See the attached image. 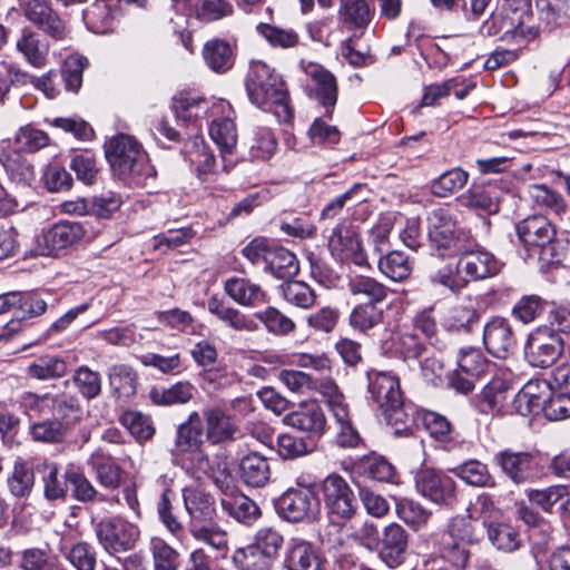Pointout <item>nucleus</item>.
<instances>
[{"mask_svg": "<svg viewBox=\"0 0 570 570\" xmlns=\"http://www.w3.org/2000/svg\"><path fill=\"white\" fill-rule=\"evenodd\" d=\"M483 342L489 353L500 358L510 355L517 345L512 326L502 317H494L485 324Z\"/></svg>", "mask_w": 570, "mask_h": 570, "instance_id": "16", "label": "nucleus"}, {"mask_svg": "<svg viewBox=\"0 0 570 570\" xmlns=\"http://www.w3.org/2000/svg\"><path fill=\"white\" fill-rule=\"evenodd\" d=\"M266 265L277 278L292 277L299 271L296 256L284 247L273 246L266 256Z\"/></svg>", "mask_w": 570, "mask_h": 570, "instance_id": "34", "label": "nucleus"}, {"mask_svg": "<svg viewBox=\"0 0 570 570\" xmlns=\"http://www.w3.org/2000/svg\"><path fill=\"white\" fill-rule=\"evenodd\" d=\"M479 322V314L471 301L459 302L444 313L442 323L448 331L469 332Z\"/></svg>", "mask_w": 570, "mask_h": 570, "instance_id": "26", "label": "nucleus"}, {"mask_svg": "<svg viewBox=\"0 0 570 570\" xmlns=\"http://www.w3.org/2000/svg\"><path fill=\"white\" fill-rule=\"evenodd\" d=\"M110 384L117 393L129 397L136 393L137 376L128 365H115L109 372Z\"/></svg>", "mask_w": 570, "mask_h": 570, "instance_id": "55", "label": "nucleus"}, {"mask_svg": "<svg viewBox=\"0 0 570 570\" xmlns=\"http://www.w3.org/2000/svg\"><path fill=\"white\" fill-rule=\"evenodd\" d=\"M222 505L236 521L245 524L252 523L258 515V507L245 495H235L222 500Z\"/></svg>", "mask_w": 570, "mask_h": 570, "instance_id": "45", "label": "nucleus"}, {"mask_svg": "<svg viewBox=\"0 0 570 570\" xmlns=\"http://www.w3.org/2000/svg\"><path fill=\"white\" fill-rule=\"evenodd\" d=\"M16 402L26 415L33 417L51 413L56 395L51 393L37 394L27 391L20 394Z\"/></svg>", "mask_w": 570, "mask_h": 570, "instance_id": "40", "label": "nucleus"}, {"mask_svg": "<svg viewBox=\"0 0 570 570\" xmlns=\"http://www.w3.org/2000/svg\"><path fill=\"white\" fill-rule=\"evenodd\" d=\"M354 470L358 476L379 482H391L395 474L394 466L382 456L363 458Z\"/></svg>", "mask_w": 570, "mask_h": 570, "instance_id": "35", "label": "nucleus"}, {"mask_svg": "<svg viewBox=\"0 0 570 570\" xmlns=\"http://www.w3.org/2000/svg\"><path fill=\"white\" fill-rule=\"evenodd\" d=\"M155 570H176L179 564L178 552L161 538L151 541Z\"/></svg>", "mask_w": 570, "mask_h": 570, "instance_id": "60", "label": "nucleus"}, {"mask_svg": "<svg viewBox=\"0 0 570 570\" xmlns=\"http://www.w3.org/2000/svg\"><path fill=\"white\" fill-rule=\"evenodd\" d=\"M440 560H446L456 568H463L469 559L465 537H446L441 543Z\"/></svg>", "mask_w": 570, "mask_h": 570, "instance_id": "51", "label": "nucleus"}, {"mask_svg": "<svg viewBox=\"0 0 570 570\" xmlns=\"http://www.w3.org/2000/svg\"><path fill=\"white\" fill-rule=\"evenodd\" d=\"M327 245L331 254L342 262H352L357 266L366 263L358 232L346 222L332 228Z\"/></svg>", "mask_w": 570, "mask_h": 570, "instance_id": "10", "label": "nucleus"}, {"mask_svg": "<svg viewBox=\"0 0 570 570\" xmlns=\"http://www.w3.org/2000/svg\"><path fill=\"white\" fill-rule=\"evenodd\" d=\"M368 391L387 424L394 426L396 433L406 430L410 415L404 405L399 379L389 372L373 373L370 375Z\"/></svg>", "mask_w": 570, "mask_h": 570, "instance_id": "4", "label": "nucleus"}, {"mask_svg": "<svg viewBox=\"0 0 570 570\" xmlns=\"http://www.w3.org/2000/svg\"><path fill=\"white\" fill-rule=\"evenodd\" d=\"M17 49L32 66L39 68L45 65L47 47L40 43L37 33L24 30L21 38L17 41Z\"/></svg>", "mask_w": 570, "mask_h": 570, "instance_id": "49", "label": "nucleus"}, {"mask_svg": "<svg viewBox=\"0 0 570 570\" xmlns=\"http://www.w3.org/2000/svg\"><path fill=\"white\" fill-rule=\"evenodd\" d=\"M257 30L273 47L292 48L298 43L297 33L291 29L263 23L257 27Z\"/></svg>", "mask_w": 570, "mask_h": 570, "instance_id": "64", "label": "nucleus"}, {"mask_svg": "<svg viewBox=\"0 0 570 570\" xmlns=\"http://www.w3.org/2000/svg\"><path fill=\"white\" fill-rule=\"evenodd\" d=\"M379 268L389 278L403 281L411 274L412 265L404 253L393 250L380 258Z\"/></svg>", "mask_w": 570, "mask_h": 570, "instance_id": "47", "label": "nucleus"}, {"mask_svg": "<svg viewBox=\"0 0 570 570\" xmlns=\"http://www.w3.org/2000/svg\"><path fill=\"white\" fill-rule=\"evenodd\" d=\"M284 422L293 429L307 433L311 440L320 438L326 426L324 412L316 403L301 405L297 410L286 414Z\"/></svg>", "mask_w": 570, "mask_h": 570, "instance_id": "19", "label": "nucleus"}, {"mask_svg": "<svg viewBox=\"0 0 570 570\" xmlns=\"http://www.w3.org/2000/svg\"><path fill=\"white\" fill-rule=\"evenodd\" d=\"M233 6L225 0H198L196 3L195 17L209 22L230 16Z\"/></svg>", "mask_w": 570, "mask_h": 570, "instance_id": "62", "label": "nucleus"}, {"mask_svg": "<svg viewBox=\"0 0 570 570\" xmlns=\"http://www.w3.org/2000/svg\"><path fill=\"white\" fill-rule=\"evenodd\" d=\"M340 12L355 27H365L371 21V10L365 0H342Z\"/></svg>", "mask_w": 570, "mask_h": 570, "instance_id": "61", "label": "nucleus"}, {"mask_svg": "<svg viewBox=\"0 0 570 570\" xmlns=\"http://www.w3.org/2000/svg\"><path fill=\"white\" fill-rule=\"evenodd\" d=\"M174 110L178 119L189 122L203 117L207 105L204 99L179 95L174 99Z\"/></svg>", "mask_w": 570, "mask_h": 570, "instance_id": "53", "label": "nucleus"}, {"mask_svg": "<svg viewBox=\"0 0 570 570\" xmlns=\"http://www.w3.org/2000/svg\"><path fill=\"white\" fill-rule=\"evenodd\" d=\"M286 561L289 570H322L320 557L304 540L293 539Z\"/></svg>", "mask_w": 570, "mask_h": 570, "instance_id": "32", "label": "nucleus"}, {"mask_svg": "<svg viewBox=\"0 0 570 570\" xmlns=\"http://www.w3.org/2000/svg\"><path fill=\"white\" fill-rule=\"evenodd\" d=\"M566 346L562 336L548 330V326H540L530 333L524 353L531 366L547 368L554 364Z\"/></svg>", "mask_w": 570, "mask_h": 570, "instance_id": "7", "label": "nucleus"}, {"mask_svg": "<svg viewBox=\"0 0 570 570\" xmlns=\"http://www.w3.org/2000/svg\"><path fill=\"white\" fill-rule=\"evenodd\" d=\"M106 157L114 174L119 177L147 174V156L140 144L129 135H118L106 145Z\"/></svg>", "mask_w": 570, "mask_h": 570, "instance_id": "6", "label": "nucleus"}, {"mask_svg": "<svg viewBox=\"0 0 570 570\" xmlns=\"http://www.w3.org/2000/svg\"><path fill=\"white\" fill-rule=\"evenodd\" d=\"M250 159H268L276 150V140L267 127H255L246 138Z\"/></svg>", "mask_w": 570, "mask_h": 570, "instance_id": "37", "label": "nucleus"}, {"mask_svg": "<svg viewBox=\"0 0 570 570\" xmlns=\"http://www.w3.org/2000/svg\"><path fill=\"white\" fill-rule=\"evenodd\" d=\"M83 235L85 230L78 223H57L37 236L35 253L40 256L55 255L58 250L79 242Z\"/></svg>", "mask_w": 570, "mask_h": 570, "instance_id": "13", "label": "nucleus"}, {"mask_svg": "<svg viewBox=\"0 0 570 570\" xmlns=\"http://www.w3.org/2000/svg\"><path fill=\"white\" fill-rule=\"evenodd\" d=\"M480 31L483 36H500L502 41L517 45L527 43L539 35L530 4L524 0H505L502 7L482 23Z\"/></svg>", "mask_w": 570, "mask_h": 570, "instance_id": "2", "label": "nucleus"}, {"mask_svg": "<svg viewBox=\"0 0 570 570\" xmlns=\"http://www.w3.org/2000/svg\"><path fill=\"white\" fill-rule=\"evenodd\" d=\"M33 482L35 474L32 469L26 462L17 461L13 472L8 479L10 492L16 497H24L31 491Z\"/></svg>", "mask_w": 570, "mask_h": 570, "instance_id": "54", "label": "nucleus"}, {"mask_svg": "<svg viewBox=\"0 0 570 570\" xmlns=\"http://www.w3.org/2000/svg\"><path fill=\"white\" fill-rule=\"evenodd\" d=\"M396 512L399 518L407 523L413 531H419L429 519V513L412 500H401L397 502Z\"/></svg>", "mask_w": 570, "mask_h": 570, "instance_id": "63", "label": "nucleus"}, {"mask_svg": "<svg viewBox=\"0 0 570 570\" xmlns=\"http://www.w3.org/2000/svg\"><path fill=\"white\" fill-rule=\"evenodd\" d=\"M67 363L57 355H42L30 363L27 374L38 381H49L62 377L67 373Z\"/></svg>", "mask_w": 570, "mask_h": 570, "instance_id": "33", "label": "nucleus"}, {"mask_svg": "<svg viewBox=\"0 0 570 570\" xmlns=\"http://www.w3.org/2000/svg\"><path fill=\"white\" fill-rule=\"evenodd\" d=\"M196 392L195 385L189 381H178L169 387H153L149 399L156 405L186 404Z\"/></svg>", "mask_w": 570, "mask_h": 570, "instance_id": "29", "label": "nucleus"}, {"mask_svg": "<svg viewBox=\"0 0 570 570\" xmlns=\"http://www.w3.org/2000/svg\"><path fill=\"white\" fill-rule=\"evenodd\" d=\"M284 299L297 307L309 308L315 304L314 291L304 282L292 281L282 285Z\"/></svg>", "mask_w": 570, "mask_h": 570, "instance_id": "50", "label": "nucleus"}, {"mask_svg": "<svg viewBox=\"0 0 570 570\" xmlns=\"http://www.w3.org/2000/svg\"><path fill=\"white\" fill-rule=\"evenodd\" d=\"M187 158L195 167L199 178L213 173L215 167V156L203 139H194L187 148Z\"/></svg>", "mask_w": 570, "mask_h": 570, "instance_id": "42", "label": "nucleus"}, {"mask_svg": "<svg viewBox=\"0 0 570 570\" xmlns=\"http://www.w3.org/2000/svg\"><path fill=\"white\" fill-rule=\"evenodd\" d=\"M254 316L265 325L269 333L275 335H287L295 328L294 322L275 307H267L255 313Z\"/></svg>", "mask_w": 570, "mask_h": 570, "instance_id": "52", "label": "nucleus"}, {"mask_svg": "<svg viewBox=\"0 0 570 570\" xmlns=\"http://www.w3.org/2000/svg\"><path fill=\"white\" fill-rule=\"evenodd\" d=\"M452 473L473 487H492L493 480L485 464L476 460L453 468Z\"/></svg>", "mask_w": 570, "mask_h": 570, "instance_id": "43", "label": "nucleus"}, {"mask_svg": "<svg viewBox=\"0 0 570 570\" xmlns=\"http://www.w3.org/2000/svg\"><path fill=\"white\" fill-rule=\"evenodd\" d=\"M279 380L293 392L305 393L315 391L318 392L323 397L324 392L321 389V384L324 381H334L328 376L313 379L309 374L295 370L281 371Z\"/></svg>", "mask_w": 570, "mask_h": 570, "instance_id": "39", "label": "nucleus"}, {"mask_svg": "<svg viewBox=\"0 0 570 570\" xmlns=\"http://www.w3.org/2000/svg\"><path fill=\"white\" fill-rule=\"evenodd\" d=\"M305 73L311 79L309 96L325 108V116L331 118L337 101V83L334 75L316 63H309L305 68Z\"/></svg>", "mask_w": 570, "mask_h": 570, "instance_id": "15", "label": "nucleus"}, {"mask_svg": "<svg viewBox=\"0 0 570 570\" xmlns=\"http://www.w3.org/2000/svg\"><path fill=\"white\" fill-rule=\"evenodd\" d=\"M324 503L327 509L332 532L344 531L348 520L355 512V497L347 482L338 474L327 475L321 485Z\"/></svg>", "mask_w": 570, "mask_h": 570, "instance_id": "5", "label": "nucleus"}, {"mask_svg": "<svg viewBox=\"0 0 570 570\" xmlns=\"http://www.w3.org/2000/svg\"><path fill=\"white\" fill-rule=\"evenodd\" d=\"M469 174L461 168H453L440 175L431 183V193L438 197H448L462 189L468 183Z\"/></svg>", "mask_w": 570, "mask_h": 570, "instance_id": "44", "label": "nucleus"}, {"mask_svg": "<svg viewBox=\"0 0 570 570\" xmlns=\"http://www.w3.org/2000/svg\"><path fill=\"white\" fill-rule=\"evenodd\" d=\"M20 298L17 304L16 318L7 324L6 332L0 335V340L8 338L13 333L19 332L22 320L39 316L47 311V303L35 294L20 292Z\"/></svg>", "mask_w": 570, "mask_h": 570, "instance_id": "27", "label": "nucleus"}, {"mask_svg": "<svg viewBox=\"0 0 570 570\" xmlns=\"http://www.w3.org/2000/svg\"><path fill=\"white\" fill-rule=\"evenodd\" d=\"M384 312L375 304H358L356 305L351 315V326L362 333L374 328L375 326L383 323Z\"/></svg>", "mask_w": 570, "mask_h": 570, "instance_id": "41", "label": "nucleus"}, {"mask_svg": "<svg viewBox=\"0 0 570 570\" xmlns=\"http://www.w3.org/2000/svg\"><path fill=\"white\" fill-rule=\"evenodd\" d=\"M206 424V440L212 444L233 441L237 432L234 419L219 407L207 409L203 412Z\"/></svg>", "mask_w": 570, "mask_h": 570, "instance_id": "21", "label": "nucleus"}, {"mask_svg": "<svg viewBox=\"0 0 570 570\" xmlns=\"http://www.w3.org/2000/svg\"><path fill=\"white\" fill-rule=\"evenodd\" d=\"M428 236L432 248L443 257L466 250L472 237L469 230L458 226L456 214L449 207H439L429 214Z\"/></svg>", "mask_w": 570, "mask_h": 570, "instance_id": "3", "label": "nucleus"}, {"mask_svg": "<svg viewBox=\"0 0 570 570\" xmlns=\"http://www.w3.org/2000/svg\"><path fill=\"white\" fill-rule=\"evenodd\" d=\"M246 90L253 104L275 115L279 122H289L293 111L282 77L262 61L250 63Z\"/></svg>", "mask_w": 570, "mask_h": 570, "instance_id": "1", "label": "nucleus"}, {"mask_svg": "<svg viewBox=\"0 0 570 570\" xmlns=\"http://www.w3.org/2000/svg\"><path fill=\"white\" fill-rule=\"evenodd\" d=\"M209 135L219 149L224 163L223 169L228 173L235 166L233 160L227 159L234 154L237 145L235 124L229 118L215 119L209 127Z\"/></svg>", "mask_w": 570, "mask_h": 570, "instance_id": "22", "label": "nucleus"}, {"mask_svg": "<svg viewBox=\"0 0 570 570\" xmlns=\"http://www.w3.org/2000/svg\"><path fill=\"white\" fill-rule=\"evenodd\" d=\"M348 291L353 296H360L367 302L365 304L379 305L386 299L390 289L373 277L356 275L350 278Z\"/></svg>", "mask_w": 570, "mask_h": 570, "instance_id": "30", "label": "nucleus"}, {"mask_svg": "<svg viewBox=\"0 0 570 570\" xmlns=\"http://www.w3.org/2000/svg\"><path fill=\"white\" fill-rule=\"evenodd\" d=\"M207 309L222 323L236 332L253 333L258 330V324L252 316L244 314L216 296H212L207 301Z\"/></svg>", "mask_w": 570, "mask_h": 570, "instance_id": "20", "label": "nucleus"}, {"mask_svg": "<svg viewBox=\"0 0 570 570\" xmlns=\"http://www.w3.org/2000/svg\"><path fill=\"white\" fill-rule=\"evenodd\" d=\"M226 294L242 306H257L267 302V295L263 288L243 277L228 278L224 284Z\"/></svg>", "mask_w": 570, "mask_h": 570, "instance_id": "24", "label": "nucleus"}, {"mask_svg": "<svg viewBox=\"0 0 570 570\" xmlns=\"http://www.w3.org/2000/svg\"><path fill=\"white\" fill-rule=\"evenodd\" d=\"M24 17L37 26L40 30L56 40L66 38L67 30L63 21L51 9V7L40 0H28L23 4Z\"/></svg>", "mask_w": 570, "mask_h": 570, "instance_id": "17", "label": "nucleus"}, {"mask_svg": "<svg viewBox=\"0 0 570 570\" xmlns=\"http://www.w3.org/2000/svg\"><path fill=\"white\" fill-rule=\"evenodd\" d=\"M240 475L243 481L250 487L259 488L269 480V465L263 455L249 453L240 461Z\"/></svg>", "mask_w": 570, "mask_h": 570, "instance_id": "31", "label": "nucleus"}, {"mask_svg": "<svg viewBox=\"0 0 570 570\" xmlns=\"http://www.w3.org/2000/svg\"><path fill=\"white\" fill-rule=\"evenodd\" d=\"M468 247L466 250L458 252L456 254L460 255L458 266L465 276V283L468 281L491 277L500 271V265L495 257L491 253L479 248L473 237L469 239Z\"/></svg>", "mask_w": 570, "mask_h": 570, "instance_id": "14", "label": "nucleus"}, {"mask_svg": "<svg viewBox=\"0 0 570 570\" xmlns=\"http://www.w3.org/2000/svg\"><path fill=\"white\" fill-rule=\"evenodd\" d=\"M206 65L217 73H224L234 66V51L229 42L222 39L207 41L203 49Z\"/></svg>", "mask_w": 570, "mask_h": 570, "instance_id": "28", "label": "nucleus"}, {"mask_svg": "<svg viewBox=\"0 0 570 570\" xmlns=\"http://www.w3.org/2000/svg\"><path fill=\"white\" fill-rule=\"evenodd\" d=\"M549 390L547 382H530L525 384L514 397V410L522 416L539 414L540 412L544 414Z\"/></svg>", "mask_w": 570, "mask_h": 570, "instance_id": "23", "label": "nucleus"}, {"mask_svg": "<svg viewBox=\"0 0 570 570\" xmlns=\"http://www.w3.org/2000/svg\"><path fill=\"white\" fill-rule=\"evenodd\" d=\"M282 543L283 537H255V542L236 550L233 560L242 570H267Z\"/></svg>", "mask_w": 570, "mask_h": 570, "instance_id": "12", "label": "nucleus"}, {"mask_svg": "<svg viewBox=\"0 0 570 570\" xmlns=\"http://www.w3.org/2000/svg\"><path fill=\"white\" fill-rule=\"evenodd\" d=\"M379 554L382 561L390 568L401 566L407 556L406 537H384Z\"/></svg>", "mask_w": 570, "mask_h": 570, "instance_id": "48", "label": "nucleus"}, {"mask_svg": "<svg viewBox=\"0 0 570 570\" xmlns=\"http://www.w3.org/2000/svg\"><path fill=\"white\" fill-rule=\"evenodd\" d=\"M186 510L194 519L209 520L215 512V501L198 488H186L183 492Z\"/></svg>", "mask_w": 570, "mask_h": 570, "instance_id": "36", "label": "nucleus"}, {"mask_svg": "<svg viewBox=\"0 0 570 570\" xmlns=\"http://www.w3.org/2000/svg\"><path fill=\"white\" fill-rule=\"evenodd\" d=\"M112 13L105 0H97L83 11V21L95 33H106L111 29Z\"/></svg>", "mask_w": 570, "mask_h": 570, "instance_id": "46", "label": "nucleus"}, {"mask_svg": "<svg viewBox=\"0 0 570 570\" xmlns=\"http://www.w3.org/2000/svg\"><path fill=\"white\" fill-rule=\"evenodd\" d=\"M120 423L138 440H148L155 432L150 419L140 412H125L120 416Z\"/></svg>", "mask_w": 570, "mask_h": 570, "instance_id": "58", "label": "nucleus"}, {"mask_svg": "<svg viewBox=\"0 0 570 570\" xmlns=\"http://www.w3.org/2000/svg\"><path fill=\"white\" fill-rule=\"evenodd\" d=\"M51 414L53 420L58 421L67 431L81 421L83 411L77 399L68 395H56Z\"/></svg>", "mask_w": 570, "mask_h": 570, "instance_id": "38", "label": "nucleus"}, {"mask_svg": "<svg viewBox=\"0 0 570 570\" xmlns=\"http://www.w3.org/2000/svg\"><path fill=\"white\" fill-rule=\"evenodd\" d=\"M515 229L520 242L529 247H546L556 237L554 226L542 215L524 218L517 224Z\"/></svg>", "mask_w": 570, "mask_h": 570, "instance_id": "18", "label": "nucleus"}, {"mask_svg": "<svg viewBox=\"0 0 570 570\" xmlns=\"http://www.w3.org/2000/svg\"><path fill=\"white\" fill-rule=\"evenodd\" d=\"M314 448V441H307L292 434H282L277 438V451L284 459H296L309 453Z\"/></svg>", "mask_w": 570, "mask_h": 570, "instance_id": "57", "label": "nucleus"}, {"mask_svg": "<svg viewBox=\"0 0 570 570\" xmlns=\"http://www.w3.org/2000/svg\"><path fill=\"white\" fill-rule=\"evenodd\" d=\"M488 366L482 352L474 347L461 348L458 355V368L466 375L481 376Z\"/></svg>", "mask_w": 570, "mask_h": 570, "instance_id": "59", "label": "nucleus"}, {"mask_svg": "<svg viewBox=\"0 0 570 570\" xmlns=\"http://www.w3.org/2000/svg\"><path fill=\"white\" fill-rule=\"evenodd\" d=\"M414 485L420 495L435 504L448 505L455 500L454 480L440 470L422 466L415 473Z\"/></svg>", "mask_w": 570, "mask_h": 570, "instance_id": "9", "label": "nucleus"}, {"mask_svg": "<svg viewBox=\"0 0 570 570\" xmlns=\"http://www.w3.org/2000/svg\"><path fill=\"white\" fill-rule=\"evenodd\" d=\"M494 461L514 483H521L529 476L533 456L529 452L504 450L495 454Z\"/></svg>", "mask_w": 570, "mask_h": 570, "instance_id": "25", "label": "nucleus"}, {"mask_svg": "<svg viewBox=\"0 0 570 570\" xmlns=\"http://www.w3.org/2000/svg\"><path fill=\"white\" fill-rule=\"evenodd\" d=\"M321 389L324 392V401L337 425V444L343 448L356 446L360 442V435L352 424L348 405L337 384L335 381H324Z\"/></svg>", "mask_w": 570, "mask_h": 570, "instance_id": "8", "label": "nucleus"}, {"mask_svg": "<svg viewBox=\"0 0 570 570\" xmlns=\"http://www.w3.org/2000/svg\"><path fill=\"white\" fill-rule=\"evenodd\" d=\"M546 303L538 295L522 296L513 306L512 315L520 322H533L544 311Z\"/></svg>", "mask_w": 570, "mask_h": 570, "instance_id": "56", "label": "nucleus"}, {"mask_svg": "<svg viewBox=\"0 0 570 570\" xmlns=\"http://www.w3.org/2000/svg\"><path fill=\"white\" fill-rule=\"evenodd\" d=\"M278 514L289 522L313 520L320 510V504L313 491L308 488L289 489L276 503Z\"/></svg>", "mask_w": 570, "mask_h": 570, "instance_id": "11", "label": "nucleus"}]
</instances>
